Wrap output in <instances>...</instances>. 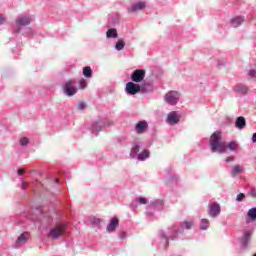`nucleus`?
<instances>
[{
    "label": "nucleus",
    "instance_id": "1",
    "mask_svg": "<svg viewBox=\"0 0 256 256\" xmlns=\"http://www.w3.org/2000/svg\"><path fill=\"white\" fill-rule=\"evenodd\" d=\"M223 139V136L221 134V131L214 132L210 137V147L212 153H215V151H219V153H225L227 149L229 151H237L239 149V144L237 142H223L221 141Z\"/></svg>",
    "mask_w": 256,
    "mask_h": 256
},
{
    "label": "nucleus",
    "instance_id": "2",
    "mask_svg": "<svg viewBox=\"0 0 256 256\" xmlns=\"http://www.w3.org/2000/svg\"><path fill=\"white\" fill-rule=\"evenodd\" d=\"M63 91L68 97H73L77 93V87H75V81L70 80L63 86Z\"/></svg>",
    "mask_w": 256,
    "mask_h": 256
},
{
    "label": "nucleus",
    "instance_id": "3",
    "mask_svg": "<svg viewBox=\"0 0 256 256\" xmlns=\"http://www.w3.org/2000/svg\"><path fill=\"white\" fill-rule=\"evenodd\" d=\"M66 226L64 224H58L56 225L51 231H50V237L52 239H59L63 233H65Z\"/></svg>",
    "mask_w": 256,
    "mask_h": 256
},
{
    "label": "nucleus",
    "instance_id": "4",
    "mask_svg": "<svg viewBox=\"0 0 256 256\" xmlns=\"http://www.w3.org/2000/svg\"><path fill=\"white\" fill-rule=\"evenodd\" d=\"M125 91L128 95H137L140 91H143V88L139 84H135L133 82H128L126 84Z\"/></svg>",
    "mask_w": 256,
    "mask_h": 256
},
{
    "label": "nucleus",
    "instance_id": "5",
    "mask_svg": "<svg viewBox=\"0 0 256 256\" xmlns=\"http://www.w3.org/2000/svg\"><path fill=\"white\" fill-rule=\"evenodd\" d=\"M165 101L168 102L169 105H177V103H179V92H168L165 96Z\"/></svg>",
    "mask_w": 256,
    "mask_h": 256
},
{
    "label": "nucleus",
    "instance_id": "6",
    "mask_svg": "<svg viewBox=\"0 0 256 256\" xmlns=\"http://www.w3.org/2000/svg\"><path fill=\"white\" fill-rule=\"evenodd\" d=\"M131 79L134 83H141L145 79V70L137 69L131 74Z\"/></svg>",
    "mask_w": 256,
    "mask_h": 256
},
{
    "label": "nucleus",
    "instance_id": "7",
    "mask_svg": "<svg viewBox=\"0 0 256 256\" xmlns=\"http://www.w3.org/2000/svg\"><path fill=\"white\" fill-rule=\"evenodd\" d=\"M221 213V206L218 203H212L209 206V215L210 217H217Z\"/></svg>",
    "mask_w": 256,
    "mask_h": 256
},
{
    "label": "nucleus",
    "instance_id": "8",
    "mask_svg": "<svg viewBox=\"0 0 256 256\" xmlns=\"http://www.w3.org/2000/svg\"><path fill=\"white\" fill-rule=\"evenodd\" d=\"M180 119H181V116L177 114V112L173 111L168 114L167 122L170 123L171 125H175L179 123Z\"/></svg>",
    "mask_w": 256,
    "mask_h": 256
},
{
    "label": "nucleus",
    "instance_id": "9",
    "mask_svg": "<svg viewBox=\"0 0 256 256\" xmlns=\"http://www.w3.org/2000/svg\"><path fill=\"white\" fill-rule=\"evenodd\" d=\"M147 7L145 2H137L134 6L128 9V13H137V11H143Z\"/></svg>",
    "mask_w": 256,
    "mask_h": 256
},
{
    "label": "nucleus",
    "instance_id": "10",
    "mask_svg": "<svg viewBox=\"0 0 256 256\" xmlns=\"http://www.w3.org/2000/svg\"><path fill=\"white\" fill-rule=\"evenodd\" d=\"M30 24H31V17H29V16H22V17L16 19V25L18 27H25Z\"/></svg>",
    "mask_w": 256,
    "mask_h": 256
},
{
    "label": "nucleus",
    "instance_id": "11",
    "mask_svg": "<svg viewBox=\"0 0 256 256\" xmlns=\"http://www.w3.org/2000/svg\"><path fill=\"white\" fill-rule=\"evenodd\" d=\"M117 227H119V219L112 218L110 220V223L107 226V232L108 233H113V231H115V229H117Z\"/></svg>",
    "mask_w": 256,
    "mask_h": 256
},
{
    "label": "nucleus",
    "instance_id": "12",
    "mask_svg": "<svg viewBox=\"0 0 256 256\" xmlns=\"http://www.w3.org/2000/svg\"><path fill=\"white\" fill-rule=\"evenodd\" d=\"M147 127H149V124L145 121H139L135 127L136 133H145L147 131Z\"/></svg>",
    "mask_w": 256,
    "mask_h": 256
},
{
    "label": "nucleus",
    "instance_id": "13",
    "mask_svg": "<svg viewBox=\"0 0 256 256\" xmlns=\"http://www.w3.org/2000/svg\"><path fill=\"white\" fill-rule=\"evenodd\" d=\"M235 127L237 129H245V127H247V122L245 121V117L243 116H239L237 119H236V123H235Z\"/></svg>",
    "mask_w": 256,
    "mask_h": 256
},
{
    "label": "nucleus",
    "instance_id": "14",
    "mask_svg": "<svg viewBox=\"0 0 256 256\" xmlns=\"http://www.w3.org/2000/svg\"><path fill=\"white\" fill-rule=\"evenodd\" d=\"M27 239H29V233L25 232L18 237L16 245H25V243H27Z\"/></svg>",
    "mask_w": 256,
    "mask_h": 256
},
{
    "label": "nucleus",
    "instance_id": "15",
    "mask_svg": "<svg viewBox=\"0 0 256 256\" xmlns=\"http://www.w3.org/2000/svg\"><path fill=\"white\" fill-rule=\"evenodd\" d=\"M243 171V166L242 165H235L232 167V171H231V175L232 177H237V175H239V173H241Z\"/></svg>",
    "mask_w": 256,
    "mask_h": 256
},
{
    "label": "nucleus",
    "instance_id": "16",
    "mask_svg": "<svg viewBox=\"0 0 256 256\" xmlns=\"http://www.w3.org/2000/svg\"><path fill=\"white\" fill-rule=\"evenodd\" d=\"M106 37L108 39H115V38H117L118 37L117 29H115V28L108 29V31L106 32Z\"/></svg>",
    "mask_w": 256,
    "mask_h": 256
},
{
    "label": "nucleus",
    "instance_id": "17",
    "mask_svg": "<svg viewBox=\"0 0 256 256\" xmlns=\"http://www.w3.org/2000/svg\"><path fill=\"white\" fill-rule=\"evenodd\" d=\"M83 75L86 79H91L93 77V70L89 66H86L83 68Z\"/></svg>",
    "mask_w": 256,
    "mask_h": 256
},
{
    "label": "nucleus",
    "instance_id": "18",
    "mask_svg": "<svg viewBox=\"0 0 256 256\" xmlns=\"http://www.w3.org/2000/svg\"><path fill=\"white\" fill-rule=\"evenodd\" d=\"M231 23H232V27H234V29H237V27H239V25H241V23H243V18L236 17L231 21Z\"/></svg>",
    "mask_w": 256,
    "mask_h": 256
},
{
    "label": "nucleus",
    "instance_id": "19",
    "mask_svg": "<svg viewBox=\"0 0 256 256\" xmlns=\"http://www.w3.org/2000/svg\"><path fill=\"white\" fill-rule=\"evenodd\" d=\"M247 216L249 219H251V221H256V208H251L248 210Z\"/></svg>",
    "mask_w": 256,
    "mask_h": 256
},
{
    "label": "nucleus",
    "instance_id": "20",
    "mask_svg": "<svg viewBox=\"0 0 256 256\" xmlns=\"http://www.w3.org/2000/svg\"><path fill=\"white\" fill-rule=\"evenodd\" d=\"M115 49H116L117 51H123V49H125V42H124L123 40H119V41L116 43Z\"/></svg>",
    "mask_w": 256,
    "mask_h": 256
},
{
    "label": "nucleus",
    "instance_id": "21",
    "mask_svg": "<svg viewBox=\"0 0 256 256\" xmlns=\"http://www.w3.org/2000/svg\"><path fill=\"white\" fill-rule=\"evenodd\" d=\"M102 126H101V121H97L92 125V131H95L96 133H99L101 131Z\"/></svg>",
    "mask_w": 256,
    "mask_h": 256
},
{
    "label": "nucleus",
    "instance_id": "22",
    "mask_svg": "<svg viewBox=\"0 0 256 256\" xmlns=\"http://www.w3.org/2000/svg\"><path fill=\"white\" fill-rule=\"evenodd\" d=\"M201 223H202V226L200 227V229L202 231H207V229H209V220L204 218L201 220Z\"/></svg>",
    "mask_w": 256,
    "mask_h": 256
},
{
    "label": "nucleus",
    "instance_id": "23",
    "mask_svg": "<svg viewBox=\"0 0 256 256\" xmlns=\"http://www.w3.org/2000/svg\"><path fill=\"white\" fill-rule=\"evenodd\" d=\"M149 157V151L144 150L141 154L138 155L139 161H143Z\"/></svg>",
    "mask_w": 256,
    "mask_h": 256
},
{
    "label": "nucleus",
    "instance_id": "24",
    "mask_svg": "<svg viewBox=\"0 0 256 256\" xmlns=\"http://www.w3.org/2000/svg\"><path fill=\"white\" fill-rule=\"evenodd\" d=\"M78 85L80 89H86L87 88V80L85 78H82L79 80Z\"/></svg>",
    "mask_w": 256,
    "mask_h": 256
},
{
    "label": "nucleus",
    "instance_id": "25",
    "mask_svg": "<svg viewBox=\"0 0 256 256\" xmlns=\"http://www.w3.org/2000/svg\"><path fill=\"white\" fill-rule=\"evenodd\" d=\"M29 143V139L27 137H23L21 140H20V145L22 147H25V145H27Z\"/></svg>",
    "mask_w": 256,
    "mask_h": 256
},
{
    "label": "nucleus",
    "instance_id": "26",
    "mask_svg": "<svg viewBox=\"0 0 256 256\" xmlns=\"http://www.w3.org/2000/svg\"><path fill=\"white\" fill-rule=\"evenodd\" d=\"M136 201H138V203H140V205H147V199H145L144 197H140V198L136 199Z\"/></svg>",
    "mask_w": 256,
    "mask_h": 256
},
{
    "label": "nucleus",
    "instance_id": "27",
    "mask_svg": "<svg viewBox=\"0 0 256 256\" xmlns=\"http://www.w3.org/2000/svg\"><path fill=\"white\" fill-rule=\"evenodd\" d=\"M85 107H87L85 105V102H80L77 104V109H79V111H83V109H85Z\"/></svg>",
    "mask_w": 256,
    "mask_h": 256
},
{
    "label": "nucleus",
    "instance_id": "28",
    "mask_svg": "<svg viewBox=\"0 0 256 256\" xmlns=\"http://www.w3.org/2000/svg\"><path fill=\"white\" fill-rule=\"evenodd\" d=\"M243 199H245V194L240 193L237 195L236 201H243Z\"/></svg>",
    "mask_w": 256,
    "mask_h": 256
},
{
    "label": "nucleus",
    "instance_id": "29",
    "mask_svg": "<svg viewBox=\"0 0 256 256\" xmlns=\"http://www.w3.org/2000/svg\"><path fill=\"white\" fill-rule=\"evenodd\" d=\"M185 225V229H190L191 227H193V222H184Z\"/></svg>",
    "mask_w": 256,
    "mask_h": 256
},
{
    "label": "nucleus",
    "instance_id": "30",
    "mask_svg": "<svg viewBox=\"0 0 256 256\" xmlns=\"http://www.w3.org/2000/svg\"><path fill=\"white\" fill-rule=\"evenodd\" d=\"M132 153H134V155H137V153H139V146H135V147L132 149Z\"/></svg>",
    "mask_w": 256,
    "mask_h": 256
},
{
    "label": "nucleus",
    "instance_id": "31",
    "mask_svg": "<svg viewBox=\"0 0 256 256\" xmlns=\"http://www.w3.org/2000/svg\"><path fill=\"white\" fill-rule=\"evenodd\" d=\"M249 76L250 77H256V70H250L249 71Z\"/></svg>",
    "mask_w": 256,
    "mask_h": 256
},
{
    "label": "nucleus",
    "instance_id": "32",
    "mask_svg": "<svg viewBox=\"0 0 256 256\" xmlns=\"http://www.w3.org/2000/svg\"><path fill=\"white\" fill-rule=\"evenodd\" d=\"M3 23H5V18L0 14V25H3Z\"/></svg>",
    "mask_w": 256,
    "mask_h": 256
},
{
    "label": "nucleus",
    "instance_id": "33",
    "mask_svg": "<svg viewBox=\"0 0 256 256\" xmlns=\"http://www.w3.org/2000/svg\"><path fill=\"white\" fill-rule=\"evenodd\" d=\"M240 93H247V88L246 87H242L240 90Z\"/></svg>",
    "mask_w": 256,
    "mask_h": 256
},
{
    "label": "nucleus",
    "instance_id": "34",
    "mask_svg": "<svg viewBox=\"0 0 256 256\" xmlns=\"http://www.w3.org/2000/svg\"><path fill=\"white\" fill-rule=\"evenodd\" d=\"M22 189H27V182L26 181L22 182Z\"/></svg>",
    "mask_w": 256,
    "mask_h": 256
},
{
    "label": "nucleus",
    "instance_id": "35",
    "mask_svg": "<svg viewBox=\"0 0 256 256\" xmlns=\"http://www.w3.org/2000/svg\"><path fill=\"white\" fill-rule=\"evenodd\" d=\"M252 141H253V143H256V133H254V134L252 135Z\"/></svg>",
    "mask_w": 256,
    "mask_h": 256
},
{
    "label": "nucleus",
    "instance_id": "36",
    "mask_svg": "<svg viewBox=\"0 0 256 256\" xmlns=\"http://www.w3.org/2000/svg\"><path fill=\"white\" fill-rule=\"evenodd\" d=\"M23 173H25V170H23V169L18 170V175H23Z\"/></svg>",
    "mask_w": 256,
    "mask_h": 256
},
{
    "label": "nucleus",
    "instance_id": "37",
    "mask_svg": "<svg viewBox=\"0 0 256 256\" xmlns=\"http://www.w3.org/2000/svg\"><path fill=\"white\" fill-rule=\"evenodd\" d=\"M231 161H233V158H231V157H227V158H226V163H229V162H231Z\"/></svg>",
    "mask_w": 256,
    "mask_h": 256
},
{
    "label": "nucleus",
    "instance_id": "38",
    "mask_svg": "<svg viewBox=\"0 0 256 256\" xmlns=\"http://www.w3.org/2000/svg\"><path fill=\"white\" fill-rule=\"evenodd\" d=\"M125 237H127V234H126L125 232H123V233L121 234V239H125Z\"/></svg>",
    "mask_w": 256,
    "mask_h": 256
},
{
    "label": "nucleus",
    "instance_id": "39",
    "mask_svg": "<svg viewBox=\"0 0 256 256\" xmlns=\"http://www.w3.org/2000/svg\"><path fill=\"white\" fill-rule=\"evenodd\" d=\"M94 223H100V220L99 219H95Z\"/></svg>",
    "mask_w": 256,
    "mask_h": 256
},
{
    "label": "nucleus",
    "instance_id": "40",
    "mask_svg": "<svg viewBox=\"0 0 256 256\" xmlns=\"http://www.w3.org/2000/svg\"><path fill=\"white\" fill-rule=\"evenodd\" d=\"M253 256H256V254H254Z\"/></svg>",
    "mask_w": 256,
    "mask_h": 256
}]
</instances>
